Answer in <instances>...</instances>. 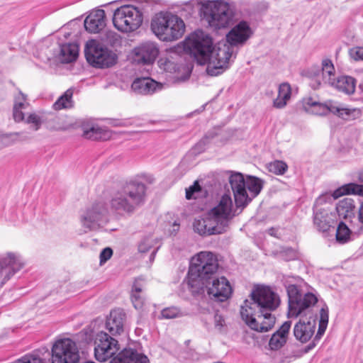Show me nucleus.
Returning <instances> with one entry per match:
<instances>
[{"mask_svg":"<svg viewBox=\"0 0 363 363\" xmlns=\"http://www.w3.org/2000/svg\"><path fill=\"white\" fill-rule=\"evenodd\" d=\"M286 291L289 297L288 318H296L299 315L307 314L309 308L318 302L317 295L313 292H308L301 297L295 284L287 286Z\"/></svg>","mask_w":363,"mask_h":363,"instance_id":"9d476101","label":"nucleus"},{"mask_svg":"<svg viewBox=\"0 0 363 363\" xmlns=\"http://www.w3.org/2000/svg\"><path fill=\"white\" fill-rule=\"evenodd\" d=\"M145 191L146 186L143 183L130 182L113 194L110 201L111 208L119 213H132L143 203Z\"/></svg>","mask_w":363,"mask_h":363,"instance_id":"423d86ee","label":"nucleus"},{"mask_svg":"<svg viewBox=\"0 0 363 363\" xmlns=\"http://www.w3.org/2000/svg\"><path fill=\"white\" fill-rule=\"evenodd\" d=\"M350 233L349 228L343 222H340L337 228L336 239L339 242H347L350 240Z\"/></svg>","mask_w":363,"mask_h":363,"instance_id":"79ce46f5","label":"nucleus"},{"mask_svg":"<svg viewBox=\"0 0 363 363\" xmlns=\"http://www.w3.org/2000/svg\"><path fill=\"white\" fill-rule=\"evenodd\" d=\"M328 323V309L327 307H323L320 311V320L318 330L316 334V338H320V337L325 333Z\"/></svg>","mask_w":363,"mask_h":363,"instance_id":"ea45409f","label":"nucleus"},{"mask_svg":"<svg viewBox=\"0 0 363 363\" xmlns=\"http://www.w3.org/2000/svg\"><path fill=\"white\" fill-rule=\"evenodd\" d=\"M324 200V197L323 196H320L319 197L316 201H315V206H317L318 203H320L323 201Z\"/></svg>","mask_w":363,"mask_h":363,"instance_id":"6e6d98bb","label":"nucleus"},{"mask_svg":"<svg viewBox=\"0 0 363 363\" xmlns=\"http://www.w3.org/2000/svg\"><path fill=\"white\" fill-rule=\"evenodd\" d=\"M78 55L79 46L77 43H66L60 48V60L64 63H69L76 60Z\"/></svg>","mask_w":363,"mask_h":363,"instance_id":"473e14b6","label":"nucleus"},{"mask_svg":"<svg viewBox=\"0 0 363 363\" xmlns=\"http://www.w3.org/2000/svg\"><path fill=\"white\" fill-rule=\"evenodd\" d=\"M162 89V84L149 77L137 78L131 84L132 91L140 95H151Z\"/></svg>","mask_w":363,"mask_h":363,"instance_id":"412c9836","label":"nucleus"},{"mask_svg":"<svg viewBox=\"0 0 363 363\" xmlns=\"http://www.w3.org/2000/svg\"><path fill=\"white\" fill-rule=\"evenodd\" d=\"M110 363H150V361L147 356L128 348L118 353Z\"/></svg>","mask_w":363,"mask_h":363,"instance_id":"b1692460","label":"nucleus"},{"mask_svg":"<svg viewBox=\"0 0 363 363\" xmlns=\"http://www.w3.org/2000/svg\"><path fill=\"white\" fill-rule=\"evenodd\" d=\"M160 69L170 73H177L175 79L179 82H184L189 79L191 70L184 65H177L169 55H163L158 60Z\"/></svg>","mask_w":363,"mask_h":363,"instance_id":"6ab92c4d","label":"nucleus"},{"mask_svg":"<svg viewBox=\"0 0 363 363\" xmlns=\"http://www.w3.org/2000/svg\"><path fill=\"white\" fill-rule=\"evenodd\" d=\"M161 247V240L154 235L144 237L138 245L139 250H159Z\"/></svg>","mask_w":363,"mask_h":363,"instance_id":"58836bf2","label":"nucleus"},{"mask_svg":"<svg viewBox=\"0 0 363 363\" xmlns=\"http://www.w3.org/2000/svg\"><path fill=\"white\" fill-rule=\"evenodd\" d=\"M218 269L217 257L211 251H200L191 258L190 262L189 269L193 274L199 273L201 277L211 278Z\"/></svg>","mask_w":363,"mask_h":363,"instance_id":"ddd939ff","label":"nucleus"},{"mask_svg":"<svg viewBox=\"0 0 363 363\" xmlns=\"http://www.w3.org/2000/svg\"><path fill=\"white\" fill-rule=\"evenodd\" d=\"M113 23L122 33L135 31L143 23V13L136 6L123 5L114 11Z\"/></svg>","mask_w":363,"mask_h":363,"instance_id":"6e6552de","label":"nucleus"},{"mask_svg":"<svg viewBox=\"0 0 363 363\" xmlns=\"http://www.w3.org/2000/svg\"><path fill=\"white\" fill-rule=\"evenodd\" d=\"M160 52L157 43L146 41L140 43L133 50V59L138 64H152Z\"/></svg>","mask_w":363,"mask_h":363,"instance_id":"a211bd4d","label":"nucleus"},{"mask_svg":"<svg viewBox=\"0 0 363 363\" xmlns=\"http://www.w3.org/2000/svg\"><path fill=\"white\" fill-rule=\"evenodd\" d=\"M172 228V229L171 230V234L177 233L179 229V223H178L177 221H174Z\"/></svg>","mask_w":363,"mask_h":363,"instance_id":"603ef678","label":"nucleus"},{"mask_svg":"<svg viewBox=\"0 0 363 363\" xmlns=\"http://www.w3.org/2000/svg\"><path fill=\"white\" fill-rule=\"evenodd\" d=\"M13 363H45L44 359L36 354H26Z\"/></svg>","mask_w":363,"mask_h":363,"instance_id":"49530a36","label":"nucleus"},{"mask_svg":"<svg viewBox=\"0 0 363 363\" xmlns=\"http://www.w3.org/2000/svg\"><path fill=\"white\" fill-rule=\"evenodd\" d=\"M291 326V321H285L272 335L269 342L271 350H277L281 348L286 343Z\"/></svg>","mask_w":363,"mask_h":363,"instance_id":"393cba45","label":"nucleus"},{"mask_svg":"<svg viewBox=\"0 0 363 363\" xmlns=\"http://www.w3.org/2000/svg\"><path fill=\"white\" fill-rule=\"evenodd\" d=\"M113 255V251H101L100 254V265H103Z\"/></svg>","mask_w":363,"mask_h":363,"instance_id":"8fccbe9b","label":"nucleus"},{"mask_svg":"<svg viewBox=\"0 0 363 363\" xmlns=\"http://www.w3.org/2000/svg\"><path fill=\"white\" fill-rule=\"evenodd\" d=\"M23 121L26 123L31 124L33 130L35 131L40 128L42 123L41 118L35 113H30Z\"/></svg>","mask_w":363,"mask_h":363,"instance_id":"a18cd8bd","label":"nucleus"},{"mask_svg":"<svg viewBox=\"0 0 363 363\" xmlns=\"http://www.w3.org/2000/svg\"><path fill=\"white\" fill-rule=\"evenodd\" d=\"M208 296L217 301L223 302L230 298L233 294V287L228 279L222 276L209 279L206 284Z\"/></svg>","mask_w":363,"mask_h":363,"instance_id":"dca6fc26","label":"nucleus"},{"mask_svg":"<svg viewBox=\"0 0 363 363\" xmlns=\"http://www.w3.org/2000/svg\"><path fill=\"white\" fill-rule=\"evenodd\" d=\"M106 26V14L102 9L94 10L84 21V27L89 33L100 32Z\"/></svg>","mask_w":363,"mask_h":363,"instance_id":"5701e85b","label":"nucleus"},{"mask_svg":"<svg viewBox=\"0 0 363 363\" xmlns=\"http://www.w3.org/2000/svg\"><path fill=\"white\" fill-rule=\"evenodd\" d=\"M2 88V84L0 83V89Z\"/></svg>","mask_w":363,"mask_h":363,"instance_id":"0e129e2a","label":"nucleus"},{"mask_svg":"<svg viewBox=\"0 0 363 363\" xmlns=\"http://www.w3.org/2000/svg\"><path fill=\"white\" fill-rule=\"evenodd\" d=\"M349 55L354 61H363V47L352 48L349 50Z\"/></svg>","mask_w":363,"mask_h":363,"instance_id":"de8ad7c7","label":"nucleus"},{"mask_svg":"<svg viewBox=\"0 0 363 363\" xmlns=\"http://www.w3.org/2000/svg\"><path fill=\"white\" fill-rule=\"evenodd\" d=\"M347 194H354L363 196V184H357L355 183L344 184L338 189H335L333 192L332 196L335 199H337L342 196Z\"/></svg>","mask_w":363,"mask_h":363,"instance_id":"f704fd0d","label":"nucleus"},{"mask_svg":"<svg viewBox=\"0 0 363 363\" xmlns=\"http://www.w3.org/2000/svg\"><path fill=\"white\" fill-rule=\"evenodd\" d=\"M87 62L94 67L108 68L116 64L117 55L96 40H89L85 46Z\"/></svg>","mask_w":363,"mask_h":363,"instance_id":"1a4fd4ad","label":"nucleus"},{"mask_svg":"<svg viewBox=\"0 0 363 363\" xmlns=\"http://www.w3.org/2000/svg\"><path fill=\"white\" fill-rule=\"evenodd\" d=\"M250 22L240 20L225 35V42L214 44L207 33L197 30L183 42L184 50L201 65H206V72L218 76L229 68L231 58L235 57V48L242 47L253 35Z\"/></svg>","mask_w":363,"mask_h":363,"instance_id":"f257e3e1","label":"nucleus"},{"mask_svg":"<svg viewBox=\"0 0 363 363\" xmlns=\"http://www.w3.org/2000/svg\"><path fill=\"white\" fill-rule=\"evenodd\" d=\"M302 109L310 114L317 116H326L328 113H332V106L333 101H328L325 103H320L313 97H305L301 101Z\"/></svg>","mask_w":363,"mask_h":363,"instance_id":"aec40b11","label":"nucleus"},{"mask_svg":"<svg viewBox=\"0 0 363 363\" xmlns=\"http://www.w3.org/2000/svg\"><path fill=\"white\" fill-rule=\"evenodd\" d=\"M30 104L28 101L27 96L21 91L15 96L13 116L16 122L23 121L25 119L24 111L28 109Z\"/></svg>","mask_w":363,"mask_h":363,"instance_id":"bb28decb","label":"nucleus"},{"mask_svg":"<svg viewBox=\"0 0 363 363\" xmlns=\"http://www.w3.org/2000/svg\"><path fill=\"white\" fill-rule=\"evenodd\" d=\"M103 250H112V249L111 247H106Z\"/></svg>","mask_w":363,"mask_h":363,"instance_id":"e2e57ef3","label":"nucleus"},{"mask_svg":"<svg viewBox=\"0 0 363 363\" xmlns=\"http://www.w3.org/2000/svg\"><path fill=\"white\" fill-rule=\"evenodd\" d=\"M308 76L311 79V86L318 89L322 83L333 86L335 79V69L332 61L324 59L321 67L313 66L308 70Z\"/></svg>","mask_w":363,"mask_h":363,"instance_id":"4468645a","label":"nucleus"},{"mask_svg":"<svg viewBox=\"0 0 363 363\" xmlns=\"http://www.w3.org/2000/svg\"><path fill=\"white\" fill-rule=\"evenodd\" d=\"M229 182L233 192L235 203L238 208H244L256 197L263 187L262 181L256 177L249 176L245 179L238 172L233 173L229 178Z\"/></svg>","mask_w":363,"mask_h":363,"instance_id":"0eeeda50","label":"nucleus"},{"mask_svg":"<svg viewBox=\"0 0 363 363\" xmlns=\"http://www.w3.org/2000/svg\"><path fill=\"white\" fill-rule=\"evenodd\" d=\"M73 90L67 89L58 99L53 104V108L56 111L64 108H69L73 106Z\"/></svg>","mask_w":363,"mask_h":363,"instance_id":"4c0bfd02","label":"nucleus"},{"mask_svg":"<svg viewBox=\"0 0 363 363\" xmlns=\"http://www.w3.org/2000/svg\"><path fill=\"white\" fill-rule=\"evenodd\" d=\"M20 133H1L0 147H6L21 140Z\"/></svg>","mask_w":363,"mask_h":363,"instance_id":"a19ab883","label":"nucleus"},{"mask_svg":"<svg viewBox=\"0 0 363 363\" xmlns=\"http://www.w3.org/2000/svg\"><path fill=\"white\" fill-rule=\"evenodd\" d=\"M355 204L352 199L345 198L336 206V211L340 218H351L354 215Z\"/></svg>","mask_w":363,"mask_h":363,"instance_id":"e433bc0d","label":"nucleus"},{"mask_svg":"<svg viewBox=\"0 0 363 363\" xmlns=\"http://www.w3.org/2000/svg\"><path fill=\"white\" fill-rule=\"evenodd\" d=\"M268 170L277 175L284 174L288 169L287 164L280 160H275L267 165Z\"/></svg>","mask_w":363,"mask_h":363,"instance_id":"c03bdc74","label":"nucleus"},{"mask_svg":"<svg viewBox=\"0 0 363 363\" xmlns=\"http://www.w3.org/2000/svg\"><path fill=\"white\" fill-rule=\"evenodd\" d=\"M182 313L177 307L170 306L163 308L158 315L159 319H172L180 317Z\"/></svg>","mask_w":363,"mask_h":363,"instance_id":"37998d69","label":"nucleus"},{"mask_svg":"<svg viewBox=\"0 0 363 363\" xmlns=\"http://www.w3.org/2000/svg\"><path fill=\"white\" fill-rule=\"evenodd\" d=\"M52 363H79V353L77 344L69 338L57 340L52 345Z\"/></svg>","mask_w":363,"mask_h":363,"instance_id":"f8f14e48","label":"nucleus"},{"mask_svg":"<svg viewBox=\"0 0 363 363\" xmlns=\"http://www.w3.org/2000/svg\"><path fill=\"white\" fill-rule=\"evenodd\" d=\"M332 87L335 88L338 91L350 95L355 91L356 80L350 76H340L337 77Z\"/></svg>","mask_w":363,"mask_h":363,"instance_id":"7c9ffc66","label":"nucleus"},{"mask_svg":"<svg viewBox=\"0 0 363 363\" xmlns=\"http://www.w3.org/2000/svg\"><path fill=\"white\" fill-rule=\"evenodd\" d=\"M23 265V263L18 259L11 255V254H9L8 257L3 259L0 262L1 272L6 276L13 274L21 269Z\"/></svg>","mask_w":363,"mask_h":363,"instance_id":"72a5a7b5","label":"nucleus"},{"mask_svg":"<svg viewBox=\"0 0 363 363\" xmlns=\"http://www.w3.org/2000/svg\"><path fill=\"white\" fill-rule=\"evenodd\" d=\"M334 220V216L325 208H316L314 212V224L320 231L329 230Z\"/></svg>","mask_w":363,"mask_h":363,"instance_id":"c85d7f7f","label":"nucleus"},{"mask_svg":"<svg viewBox=\"0 0 363 363\" xmlns=\"http://www.w3.org/2000/svg\"><path fill=\"white\" fill-rule=\"evenodd\" d=\"M125 321V313L123 310H112L107 317L106 328L113 335H120L123 332Z\"/></svg>","mask_w":363,"mask_h":363,"instance_id":"4be33fe9","label":"nucleus"},{"mask_svg":"<svg viewBox=\"0 0 363 363\" xmlns=\"http://www.w3.org/2000/svg\"><path fill=\"white\" fill-rule=\"evenodd\" d=\"M118 341L107 333L101 332L95 340L94 355L99 362H106L118 351Z\"/></svg>","mask_w":363,"mask_h":363,"instance_id":"2eb2a0df","label":"nucleus"},{"mask_svg":"<svg viewBox=\"0 0 363 363\" xmlns=\"http://www.w3.org/2000/svg\"><path fill=\"white\" fill-rule=\"evenodd\" d=\"M155 257V252H152L150 253V255H149V258L150 259V262H152Z\"/></svg>","mask_w":363,"mask_h":363,"instance_id":"4d7b16f0","label":"nucleus"},{"mask_svg":"<svg viewBox=\"0 0 363 363\" xmlns=\"http://www.w3.org/2000/svg\"><path fill=\"white\" fill-rule=\"evenodd\" d=\"M211 278L208 277H201V274L196 273L192 274L191 270L189 269L187 285L191 293L196 296L204 292V288H206Z\"/></svg>","mask_w":363,"mask_h":363,"instance_id":"a878e982","label":"nucleus"},{"mask_svg":"<svg viewBox=\"0 0 363 363\" xmlns=\"http://www.w3.org/2000/svg\"><path fill=\"white\" fill-rule=\"evenodd\" d=\"M83 135L86 138L93 140H106L111 137V133L108 130L99 125H92L89 128H84Z\"/></svg>","mask_w":363,"mask_h":363,"instance_id":"c9c22d12","label":"nucleus"},{"mask_svg":"<svg viewBox=\"0 0 363 363\" xmlns=\"http://www.w3.org/2000/svg\"><path fill=\"white\" fill-rule=\"evenodd\" d=\"M150 28L161 41L173 42L182 38L186 30V25L183 19L177 15L161 11L152 16Z\"/></svg>","mask_w":363,"mask_h":363,"instance_id":"39448f33","label":"nucleus"},{"mask_svg":"<svg viewBox=\"0 0 363 363\" xmlns=\"http://www.w3.org/2000/svg\"><path fill=\"white\" fill-rule=\"evenodd\" d=\"M359 220L363 223V203L361 204L359 209Z\"/></svg>","mask_w":363,"mask_h":363,"instance_id":"864d4df0","label":"nucleus"},{"mask_svg":"<svg viewBox=\"0 0 363 363\" xmlns=\"http://www.w3.org/2000/svg\"><path fill=\"white\" fill-rule=\"evenodd\" d=\"M251 298L240 307L242 320L252 330L262 333L269 330L276 321L272 312L280 305L279 296L272 287L258 284L254 286Z\"/></svg>","mask_w":363,"mask_h":363,"instance_id":"f03ea898","label":"nucleus"},{"mask_svg":"<svg viewBox=\"0 0 363 363\" xmlns=\"http://www.w3.org/2000/svg\"><path fill=\"white\" fill-rule=\"evenodd\" d=\"M292 94L291 87L289 84L284 82L279 84L277 90V96L273 100V107L282 109L286 106Z\"/></svg>","mask_w":363,"mask_h":363,"instance_id":"cd10ccee","label":"nucleus"},{"mask_svg":"<svg viewBox=\"0 0 363 363\" xmlns=\"http://www.w3.org/2000/svg\"><path fill=\"white\" fill-rule=\"evenodd\" d=\"M268 233L272 236L277 237V230L274 228H272L268 230Z\"/></svg>","mask_w":363,"mask_h":363,"instance_id":"5fc2aeb1","label":"nucleus"},{"mask_svg":"<svg viewBox=\"0 0 363 363\" xmlns=\"http://www.w3.org/2000/svg\"><path fill=\"white\" fill-rule=\"evenodd\" d=\"M313 347H314V345H308V350H306V352H307L308 350L312 349Z\"/></svg>","mask_w":363,"mask_h":363,"instance_id":"052dcab7","label":"nucleus"},{"mask_svg":"<svg viewBox=\"0 0 363 363\" xmlns=\"http://www.w3.org/2000/svg\"><path fill=\"white\" fill-rule=\"evenodd\" d=\"M214 322L216 328L220 330L223 325H225V320L222 315L219 314H216L214 316Z\"/></svg>","mask_w":363,"mask_h":363,"instance_id":"3c124183","label":"nucleus"},{"mask_svg":"<svg viewBox=\"0 0 363 363\" xmlns=\"http://www.w3.org/2000/svg\"><path fill=\"white\" fill-rule=\"evenodd\" d=\"M200 191V186L196 182L194 185L191 186L189 189L186 190V198L187 199H191L193 198L194 194L195 192H198Z\"/></svg>","mask_w":363,"mask_h":363,"instance_id":"09e8293b","label":"nucleus"},{"mask_svg":"<svg viewBox=\"0 0 363 363\" xmlns=\"http://www.w3.org/2000/svg\"><path fill=\"white\" fill-rule=\"evenodd\" d=\"M300 319L294 327L295 338L302 343L307 342L315 333L316 320L313 315L311 309L307 314L299 315Z\"/></svg>","mask_w":363,"mask_h":363,"instance_id":"f3484780","label":"nucleus"},{"mask_svg":"<svg viewBox=\"0 0 363 363\" xmlns=\"http://www.w3.org/2000/svg\"><path fill=\"white\" fill-rule=\"evenodd\" d=\"M359 180L361 182H363V171H362V172L359 174Z\"/></svg>","mask_w":363,"mask_h":363,"instance_id":"13d9d810","label":"nucleus"},{"mask_svg":"<svg viewBox=\"0 0 363 363\" xmlns=\"http://www.w3.org/2000/svg\"><path fill=\"white\" fill-rule=\"evenodd\" d=\"M332 113L346 121H352L359 118L362 116V111L358 108L339 106L333 102Z\"/></svg>","mask_w":363,"mask_h":363,"instance_id":"c756f323","label":"nucleus"},{"mask_svg":"<svg viewBox=\"0 0 363 363\" xmlns=\"http://www.w3.org/2000/svg\"><path fill=\"white\" fill-rule=\"evenodd\" d=\"M147 252V251H140V252H141V256H142V257H145V256H146L145 252Z\"/></svg>","mask_w":363,"mask_h":363,"instance_id":"bf43d9fd","label":"nucleus"},{"mask_svg":"<svg viewBox=\"0 0 363 363\" xmlns=\"http://www.w3.org/2000/svg\"><path fill=\"white\" fill-rule=\"evenodd\" d=\"M233 207L231 196L228 194H223L216 206L201 218L194 220L193 223L194 231L203 236L225 233L228 228L230 220L235 216Z\"/></svg>","mask_w":363,"mask_h":363,"instance_id":"7ed1b4c3","label":"nucleus"},{"mask_svg":"<svg viewBox=\"0 0 363 363\" xmlns=\"http://www.w3.org/2000/svg\"><path fill=\"white\" fill-rule=\"evenodd\" d=\"M144 281L142 279H136L131 291V301L136 310H141L145 304V296L143 294Z\"/></svg>","mask_w":363,"mask_h":363,"instance_id":"2f4dec72","label":"nucleus"},{"mask_svg":"<svg viewBox=\"0 0 363 363\" xmlns=\"http://www.w3.org/2000/svg\"><path fill=\"white\" fill-rule=\"evenodd\" d=\"M108 221V210L103 202L86 208L80 216V223L85 232L96 230Z\"/></svg>","mask_w":363,"mask_h":363,"instance_id":"9b49d317","label":"nucleus"},{"mask_svg":"<svg viewBox=\"0 0 363 363\" xmlns=\"http://www.w3.org/2000/svg\"><path fill=\"white\" fill-rule=\"evenodd\" d=\"M199 6L201 20L212 30L227 28L234 24L235 11L232 3L226 0H191Z\"/></svg>","mask_w":363,"mask_h":363,"instance_id":"20e7f679","label":"nucleus"},{"mask_svg":"<svg viewBox=\"0 0 363 363\" xmlns=\"http://www.w3.org/2000/svg\"><path fill=\"white\" fill-rule=\"evenodd\" d=\"M359 89H361V91L363 92V84H359Z\"/></svg>","mask_w":363,"mask_h":363,"instance_id":"680f3d73","label":"nucleus"}]
</instances>
